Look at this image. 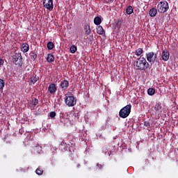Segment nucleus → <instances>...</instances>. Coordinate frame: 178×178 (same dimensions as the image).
<instances>
[{
  "mask_svg": "<svg viewBox=\"0 0 178 178\" xmlns=\"http://www.w3.org/2000/svg\"><path fill=\"white\" fill-rule=\"evenodd\" d=\"M97 168L99 169V170H101V169H102V168H104V166H105L104 164H99V163H97L96 165Z\"/></svg>",
  "mask_w": 178,
  "mask_h": 178,
  "instance_id": "nucleus-33",
  "label": "nucleus"
},
{
  "mask_svg": "<svg viewBox=\"0 0 178 178\" xmlns=\"http://www.w3.org/2000/svg\"><path fill=\"white\" fill-rule=\"evenodd\" d=\"M170 56V54L169 53V51H168V49H164L162 51L161 58L163 59V60H164V62H168V60H169Z\"/></svg>",
  "mask_w": 178,
  "mask_h": 178,
  "instance_id": "nucleus-11",
  "label": "nucleus"
},
{
  "mask_svg": "<svg viewBox=\"0 0 178 178\" xmlns=\"http://www.w3.org/2000/svg\"><path fill=\"white\" fill-rule=\"evenodd\" d=\"M60 87L62 90H67V88L69 87V81L66 79L61 81L60 83Z\"/></svg>",
  "mask_w": 178,
  "mask_h": 178,
  "instance_id": "nucleus-14",
  "label": "nucleus"
},
{
  "mask_svg": "<svg viewBox=\"0 0 178 178\" xmlns=\"http://www.w3.org/2000/svg\"><path fill=\"white\" fill-rule=\"evenodd\" d=\"M46 59L48 63H52V62L55 60V57H54V55L52 54H47Z\"/></svg>",
  "mask_w": 178,
  "mask_h": 178,
  "instance_id": "nucleus-20",
  "label": "nucleus"
},
{
  "mask_svg": "<svg viewBox=\"0 0 178 178\" xmlns=\"http://www.w3.org/2000/svg\"><path fill=\"white\" fill-rule=\"evenodd\" d=\"M0 22H1V19H0Z\"/></svg>",
  "mask_w": 178,
  "mask_h": 178,
  "instance_id": "nucleus-42",
  "label": "nucleus"
},
{
  "mask_svg": "<svg viewBox=\"0 0 178 178\" xmlns=\"http://www.w3.org/2000/svg\"><path fill=\"white\" fill-rule=\"evenodd\" d=\"M3 87H5V81H3V79H0V90H2Z\"/></svg>",
  "mask_w": 178,
  "mask_h": 178,
  "instance_id": "nucleus-30",
  "label": "nucleus"
},
{
  "mask_svg": "<svg viewBox=\"0 0 178 178\" xmlns=\"http://www.w3.org/2000/svg\"><path fill=\"white\" fill-rule=\"evenodd\" d=\"M3 63H5V61L3 60V59L0 58V66H3Z\"/></svg>",
  "mask_w": 178,
  "mask_h": 178,
  "instance_id": "nucleus-34",
  "label": "nucleus"
},
{
  "mask_svg": "<svg viewBox=\"0 0 178 178\" xmlns=\"http://www.w3.org/2000/svg\"><path fill=\"white\" fill-rule=\"evenodd\" d=\"M37 105H38V99L37 98H32V100L29 103V106L31 111H33Z\"/></svg>",
  "mask_w": 178,
  "mask_h": 178,
  "instance_id": "nucleus-12",
  "label": "nucleus"
},
{
  "mask_svg": "<svg viewBox=\"0 0 178 178\" xmlns=\"http://www.w3.org/2000/svg\"><path fill=\"white\" fill-rule=\"evenodd\" d=\"M104 152V154H106V151H105V152Z\"/></svg>",
  "mask_w": 178,
  "mask_h": 178,
  "instance_id": "nucleus-40",
  "label": "nucleus"
},
{
  "mask_svg": "<svg viewBox=\"0 0 178 178\" xmlns=\"http://www.w3.org/2000/svg\"><path fill=\"white\" fill-rule=\"evenodd\" d=\"M75 118H76L77 119H79V115L78 114H75Z\"/></svg>",
  "mask_w": 178,
  "mask_h": 178,
  "instance_id": "nucleus-35",
  "label": "nucleus"
},
{
  "mask_svg": "<svg viewBox=\"0 0 178 178\" xmlns=\"http://www.w3.org/2000/svg\"><path fill=\"white\" fill-rule=\"evenodd\" d=\"M85 35H90L91 34V29L90 28V24H86L83 26Z\"/></svg>",
  "mask_w": 178,
  "mask_h": 178,
  "instance_id": "nucleus-18",
  "label": "nucleus"
},
{
  "mask_svg": "<svg viewBox=\"0 0 178 178\" xmlns=\"http://www.w3.org/2000/svg\"><path fill=\"white\" fill-rule=\"evenodd\" d=\"M147 94H148V95H150V96L155 95V89H154L152 88H149L147 90Z\"/></svg>",
  "mask_w": 178,
  "mask_h": 178,
  "instance_id": "nucleus-24",
  "label": "nucleus"
},
{
  "mask_svg": "<svg viewBox=\"0 0 178 178\" xmlns=\"http://www.w3.org/2000/svg\"><path fill=\"white\" fill-rule=\"evenodd\" d=\"M145 127H151V123L149 121H145L143 122Z\"/></svg>",
  "mask_w": 178,
  "mask_h": 178,
  "instance_id": "nucleus-32",
  "label": "nucleus"
},
{
  "mask_svg": "<svg viewBox=\"0 0 178 178\" xmlns=\"http://www.w3.org/2000/svg\"><path fill=\"white\" fill-rule=\"evenodd\" d=\"M158 58V55L154 54V52H149L146 54V59L149 63L153 65L154 62H156V59Z\"/></svg>",
  "mask_w": 178,
  "mask_h": 178,
  "instance_id": "nucleus-6",
  "label": "nucleus"
},
{
  "mask_svg": "<svg viewBox=\"0 0 178 178\" xmlns=\"http://www.w3.org/2000/svg\"><path fill=\"white\" fill-rule=\"evenodd\" d=\"M97 112H99V109H97Z\"/></svg>",
  "mask_w": 178,
  "mask_h": 178,
  "instance_id": "nucleus-41",
  "label": "nucleus"
},
{
  "mask_svg": "<svg viewBox=\"0 0 178 178\" xmlns=\"http://www.w3.org/2000/svg\"><path fill=\"white\" fill-rule=\"evenodd\" d=\"M42 5L48 10H54V0H42Z\"/></svg>",
  "mask_w": 178,
  "mask_h": 178,
  "instance_id": "nucleus-8",
  "label": "nucleus"
},
{
  "mask_svg": "<svg viewBox=\"0 0 178 178\" xmlns=\"http://www.w3.org/2000/svg\"><path fill=\"white\" fill-rule=\"evenodd\" d=\"M157 10L159 13H165L169 10V3L166 1H162L157 5Z\"/></svg>",
  "mask_w": 178,
  "mask_h": 178,
  "instance_id": "nucleus-5",
  "label": "nucleus"
},
{
  "mask_svg": "<svg viewBox=\"0 0 178 178\" xmlns=\"http://www.w3.org/2000/svg\"><path fill=\"white\" fill-rule=\"evenodd\" d=\"M35 173L36 175H38V176H41V175L44 173V170H42V168H41L40 167H38L35 170Z\"/></svg>",
  "mask_w": 178,
  "mask_h": 178,
  "instance_id": "nucleus-25",
  "label": "nucleus"
},
{
  "mask_svg": "<svg viewBox=\"0 0 178 178\" xmlns=\"http://www.w3.org/2000/svg\"><path fill=\"white\" fill-rule=\"evenodd\" d=\"M30 50V46L27 43H22L21 45V51L26 54V52H29Z\"/></svg>",
  "mask_w": 178,
  "mask_h": 178,
  "instance_id": "nucleus-16",
  "label": "nucleus"
},
{
  "mask_svg": "<svg viewBox=\"0 0 178 178\" xmlns=\"http://www.w3.org/2000/svg\"><path fill=\"white\" fill-rule=\"evenodd\" d=\"M143 53H144V50H143L142 48H138L135 51V54L136 55V56H140V55H142V54Z\"/></svg>",
  "mask_w": 178,
  "mask_h": 178,
  "instance_id": "nucleus-23",
  "label": "nucleus"
},
{
  "mask_svg": "<svg viewBox=\"0 0 178 178\" xmlns=\"http://www.w3.org/2000/svg\"><path fill=\"white\" fill-rule=\"evenodd\" d=\"M134 10H133V7H131V6H128L127 8V15H131V13H133Z\"/></svg>",
  "mask_w": 178,
  "mask_h": 178,
  "instance_id": "nucleus-28",
  "label": "nucleus"
},
{
  "mask_svg": "<svg viewBox=\"0 0 178 178\" xmlns=\"http://www.w3.org/2000/svg\"><path fill=\"white\" fill-rule=\"evenodd\" d=\"M81 141H83L84 140L83 138L81 139Z\"/></svg>",
  "mask_w": 178,
  "mask_h": 178,
  "instance_id": "nucleus-39",
  "label": "nucleus"
},
{
  "mask_svg": "<svg viewBox=\"0 0 178 178\" xmlns=\"http://www.w3.org/2000/svg\"><path fill=\"white\" fill-rule=\"evenodd\" d=\"M54 46L55 45L54 44V42H47V49H49V51H51V49H54Z\"/></svg>",
  "mask_w": 178,
  "mask_h": 178,
  "instance_id": "nucleus-26",
  "label": "nucleus"
},
{
  "mask_svg": "<svg viewBox=\"0 0 178 178\" xmlns=\"http://www.w3.org/2000/svg\"><path fill=\"white\" fill-rule=\"evenodd\" d=\"M69 147H70V145L67 144L63 140L60 144V148L61 151H67V149H69Z\"/></svg>",
  "mask_w": 178,
  "mask_h": 178,
  "instance_id": "nucleus-17",
  "label": "nucleus"
},
{
  "mask_svg": "<svg viewBox=\"0 0 178 178\" xmlns=\"http://www.w3.org/2000/svg\"><path fill=\"white\" fill-rule=\"evenodd\" d=\"M49 116H50L51 119H54V118H55V116H56V113L55 111H51L49 113Z\"/></svg>",
  "mask_w": 178,
  "mask_h": 178,
  "instance_id": "nucleus-31",
  "label": "nucleus"
},
{
  "mask_svg": "<svg viewBox=\"0 0 178 178\" xmlns=\"http://www.w3.org/2000/svg\"><path fill=\"white\" fill-rule=\"evenodd\" d=\"M77 51V47L72 45L70 48V52L71 54H76V51Z\"/></svg>",
  "mask_w": 178,
  "mask_h": 178,
  "instance_id": "nucleus-27",
  "label": "nucleus"
},
{
  "mask_svg": "<svg viewBox=\"0 0 178 178\" xmlns=\"http://www.w3.org/2000/svg\"><path fill=\"white\" fill-rule=\"evenodd\" d=\"M131 112V104H127L124 107L120 109L119 112V116L120 118H122V119H126V118H128V116L130 115Z\"/></svg>",
  "mask_w": 178,
  "mask_h": 178,
  "instance_id": "nucleus-3",
  "label": "nucleus"
},
{
  "mask_svg": "<svg viewBox=\"0 0 178 178\" xmlns=\"http://www.w3.org/2000/svg\"><path fill=\"white\" fill-rule=\"evenodd\" d=\"M38 80H40V77L36 74H33L31 75L30 78V84L31 85L35 84V83H37Z\"/></svg>",
  "mask_w": 178,
  "mask_h": 178,
  "instance_id": "nucleus-15",
  "label": "nucleus"
},
{
  "mask_svg": "<svg viewBox=\"0 0 178 178\" xmlns=\"http://www.w3.org/2000/svg\"><path fill=\"white\" fill-rule=\"evenodd\" d=\"M156 13H158V9L155 8H151L149 11V15L151 17H155V16H156Z\"/></svg>",
  "mask_w": 178,
  "mask_h": 178,
  "instance_id": "nucleus-19",
  "label": "nucleus"
},
{
  "mask_svg": "<svg viewBox=\"0 0 178 178\" xmlns=\"http://www.w3.org/2000/svg\"><path fill=\"white\" fill-rule=\"evenodd\" d=\"M30 56L32 60H35V59H37V54L35 53H31Z\"/></svg>",
  "mask_w": 178,
  "mask_h": 178,
  "instance_id": "nucleus-29",
  "label": "nucleus"
},
{
  "mask_svg": "<svg viewBox=\"0 0 178 178\" xmlns=\"http://www.w3.org/2000/svg\"><path fill=\"white\" fill-rule=\"evenodd\" d=\"M135 70H147L149 67V63L144 57L137 58L134 64Z\"/></svg>",
  "mask_w": 178,
  "mask_h": 178,
  "instance_id": "nucleus-1",
  "label": "nucleus"
},
{
  "mask_svg": "<svg viewBox=\"0 0 178 178\" xmlns=\"http://www.w3.org/2000/svg\"><path fill=\"white\" fill-rule=\"evenodd\" d=\"M12 60L14 65H16V66H19V67L23 66V57L22 56L21 53H15L13 56Z\"/></svg>",
  "mask_w": 178,
  "mask_h": 178,
  "instance_id": "nucleus-4",
  "label": "nucleus"
},
{
  "mask_svg": "<svg viewBox=\"0 0 178 178\" xmlns=\"http://www.w3.org/2000/svg\"><path fill=\"white\" fill-rule=\"evenodd\" d=\"M42 152V147L40 146V145L33 146L31 149L32 154H34L35 155H38V154H41Z\"/></svg>",
  "mask_w": 178,
  "mask_h": 178,
  "instance_id": "nucleus-10",
  "label": "nucleus"
},
{
  "mask_svg": "<svg viewBox=\"0 0 178 178\" xmlns=\"http://www.w3.org/2000/svg\"><path fill=\"white\" fill-rule=\"evenodd\" d=\"M77 168H80V164H77Z\"/></svg>",
  "mask_w": 178,
  "mask_h": 178,
  "instance_id": "nucleus-37",
  "label": "nucleus"
},
{
  "mask_svg": "<svg viewBox=\"0 0 178 178\" xmlns=\"http://www.w3.org/2000/svg\"><path fill=\"white\" fill-rule=\"evenodd\" d=\"M65 99L66 105H67L69 107L74 106L77 102V100L76 98H74V96L65 97Z\"/></svg>",
  "mask_w": 178,
  "mask_h": 178,
  "instance_id": "nucleus-7",
  "label": "nucleus"
},
{
  "mask_svg": "<svg viewBox=\"0 0 178 178\" xmlns=\"http://www.w3.org/2000/svg\"><path fill=\"white\" fill-rule=\"evenodd\" d=\"M53 149H54V151H56V149H58V148L54 147V148H53Z\"/></svg>",
  "mask_w": 178,
  "mask_h": 178,
  "instance_id": "nucleus-36",
  "label": "nucleus"
},
{
  "mask_svg": "<svg viewBox=\"0 0 178 178\" xmlns=\"http://www.w3.org/2000/svg\"><path fill=\"white\" fill-rule=\"evenodd\" d=\"M106 148L105 147H103V149H106Z\"/></svg>",
  "mask_w": 178,
  "mask_h": 178,
  "instance_id": "nucleus-38",
  "label": "nucleus"
},
{
  "mask_svg": "<svg viewBox=\"0 0 178 178\" xmlns=\"http://www.w3.org/2000/svg\"><path fill=\"white\" fill-rule=\"evenodd\" d=\"M94 23L96 26H99L100 24L102 23V19H101V17H95Z\"/></svg>",
  "mask_w": 178,
  "mask_h": 178,
  "instance_id": "nucleus-22",
  "label": "nucleus"
},
{
  "mask_svg": "<svg viewBox=\"0 0 178 178\" xmlns=\"http://www.w3.org/2000/svg\"><path fill=\"white\" fill-rule=\"evenodd\" d=\"M60 123H63V124L67 125L70 124V120L67 118L65 117L64 114L60 115Z\"/></svg>",
  "mask_w": 178,
  "mask_h": 178,
  "instance_id": "nucleus-13",
  "label": "nucleus"
},
{
  "mask_svg": "<svg viewBox=\"0 0 178 178\" xmlns=\"http://www.w3.org/2000/svg\"><path fill=\"white\" fill-rule=\"evenodd\" d=\"M97 33L99 35H102L105 33V31L104 30V28L102 27V26H101V25L97 26Z\"/></svg>",
  "mask_w": 178,
  "mask_h": 178,
  "instance_id": "nucleus-21",
  "label": "nucleus"
},
{
  "mask_svg": "<svg viewBox=\"0 0 178 178\" xmlns=\"http://www.w3.org/2000/svg\"><path fill=\"white\" fill-rule=\"evenodd\" d=\"M154 113L160 117L166 115V109L163 107V104L161 102H156L154 105Z\"/></svg>",
  "mask_w": 178,
  "mask_h": 178,
  "instance_id": "nucleus-2",
  "label": "nucleus"
},
{
  "mask_svg": "<svg viewBox=\"0 0 178 178\" xmlns=\"http://www.w3.org/2000/svg\"><path fill=\"white\" fill-rule=\"evenodd\" d=\"M49 94L54 95L58 91V86L55 83H50L48 86Z\"/></svg>",
  "mask_w": 178,
  "mask_h": 178,
  "instance_id": "nucleus-9",
  "label": "nucleus"
}]
</instances>
